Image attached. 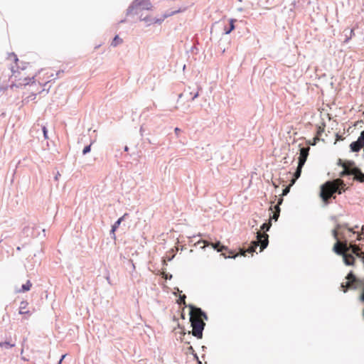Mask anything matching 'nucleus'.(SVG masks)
Returning a JSON list of instances; mask_svg holds the SVG:
<instances>
[{
	"instance_id": "nucleus-1",
	"label": "nucleus",
	"mask_w": 364,
	"mask_h": 364,
	"mask_svg": "<svg viewBox=\"0 0 364 364\" xmlns=\"http://www.w3.org/2000/svg\"><path fill=\"white\" fill-rule=\"evenodd\" d=\"M342 225H338L333 230V235L337 240L333 247V250L338 255H342L344 262L346 265H353L355 256L360 258H364V252H362L360 247L355 245H347L346 242H341L339 241L338 234Z\"/></svg>"
},
{
	"instance_id": "nucleus-2",
	"label": "nucleus",
	"mask_w": 364,
	"mask_h": 364,
	"mask_svg": "<svg viewBox=\"0 0 364 364\" xmlns=\"http://www.w3.org/2000/svg\"><path fill=\"white\" fill-rule=\"evenodd\" d=\"M35 73L33 66L26 63L24 66H18L16 70H13L11 79L15 86L21 87L28 85L34 78Z\"/></svg>"
},
{
	"instance_id": "nucleus-3",
	"label": "nucleus",
	"mask_w": 364,
	"mask_h": 364,
	"mask_svg": "<svg viewBox=\"0 0 364 364\" xmlns=\"http://www.w3.org/2000/svg\"><path fill=\"white\" fill-rule=\"evenodd\" d=\"M188 306L191 309L190 321L193 327L192 334L198 338H202L203 331L205 325L203 319H207V316L200 308L195 307L193 305Z\"/></svg>"
},
{
	"instance_id": "nucleus-4",
	"label": "nucleus",
	"mask_w": 364,
	"mask_h": 364,
	"mask_svg": "<svg viewBox=\"0 0 364 364\" xmlns=\"http://www.w3.org/2000/svg\"><path fill=\"white\" fill-rule=\"evenodd\" d=\"M338 164L341 166L343 170L340 173V177L345 176H353V178L360 182H364V173L360 170L355 166L353 161H343L341 159L338 160Z\"/></svg>"
},
{
	"instance_id": "nucleus-5",
	"label": "nucleus",
	"mask_w": 364,
	"mask_h": 364,
	"mask_svg": "<svg viewBox=\"0 0 364 364\" xmlns=\"http://www.w3.org/2000/svg\"><path fill=\"white\" fill-rule=\"evenodd\" d=\"M343 183V180L337 178L331 181H327L321 187L320 196L326 203H328V200L333 196V193H337L338 186Z\"/></svg>"
},
{
	"instance_id": "nucleus-6",
	"label": "nucleus",
	"mask_w": 364,
	"mask_h": 364,
	"mask_svg": "<svg viewBox=\"0 0 364 364\" xmlns=\"http://www.w3.org/2000/svg\"><path fill=\"white\" fill-rule=\"evenodd\" d=\"M268 245V235L266 233L257 232V241H253L251 245L245 250L240 249V255L245 256V253H252L257 246L260 245V252L267 247Z\"/></svg>"
},
{
	"instance_id": "nucleus-7",
	"label": "nucleus",
	"mask_w": 364,
	"mask_h": 364,
	"mask_svg": "<svg viewBox=\"0 0 364 364\" xmlns=\"http://www.w3.org/2000/svg\"><path fill=\"white\" fill-rule=\"evenodd\" d=\"M346 279L347 281L346 282H343L341 286L343 292H346L348 289H355L361 287L362 286V282L358 279L352 272H350L347 275Z\"/></svg>"
},
{
	"instance_id": "nucleus-8",
	"label": "nucleus",
	"mask_w": 364,
	"mask_h": 364,
	"mask_svg": "<svg viewBox=\"0 0 364 364\" xmlns=\"http://www.w3.org/2000/svg\"><path fill=\"white\" fill-rule=\"evenodd\" d=\"M200 242L204 244V246L203 247H205V246L211 245L218 252H223V250H228L227 247H225L224 245H221L220 242H218L216 243H210L209 242H208L206 240H201V241L198 242V243H200Z\"/></svg>"
},
{
	"instance_id": "nucleus-9",
	"label": "nucleus",
	"mask_w": 364,
	"mask_h": 364,
	"mask_svg": "<svg viewBox=\"0 0 364 364\" xmlns=\"http://www.w3.org/2000/svg\"><path fill=\"white\" fill-rule=\"evenodd\" d=\"M309 147H303L300 149V155L299 157V166H303L304 165L309 155Z\"/></svg>"
},
{
	"instance_id": "nucleus-10",
	"label": "nucleus",
	"mask_w": 364,
	"mask_h": 364,
	"mask_svg": "<svg viewBox=\"0 0 364 364\" xmlns=\"http://www.w3.org/2000/svg\"><path fill=\"white\" fill-rule=\"evenodd\" d=\"M18 313L21 315L30 316L31 313L28 308V303L26 301H22L20 304Z\"/></svg>"
},
{
	"instance_id": "nucleus-11",
	"label": "nucleus",
	"mask_w": 364,
	"mask_h": 364,
	"mask_svg": "<svg viewBox=\"0 0 364 364\" xmlns=\"http://www.w3.org/2000/svg\"><path fill=\"white\" fill-rule=\"evenodd\" d=\"M282 201H283V199L282 198L279 199L277 205H276L274 207V211L273 212L272 216L270 217V219H274V220H277V219L279 216V213H280L279 205L282 204Z\"/></svg>"
},
{
	"instance_id": "nucleus-12",
	"label": "nucleus",
	"mask_w": 364,
	"mask_h": 364,
	"mask_svg": "<svg viewBox=\"0 0 364 364\" xmlns=\"http://www.w3.org/2000/svg\"><path fill=\"white\" fill-rule=\"evenodd\" d=\"M44 72L45 70H42L38 73V82L42 85H46L50 81V76H48L46 78L44 77V75H48V73H44Z\"/></svg>"
},
{
	"instance_id": "nucleus-13",
	"label": "nucleus",
	"mask_w": 364,
	"mask_h": 364,
	"mask_svg": "<svg viewBox=\"0 0 364 364\" xmlns=\"http://www.w3.org/2000/svg\"><path fill=\"white\" fill-rule=\"evenodd\" d=\"M325 127H326V125L324 124H322L321 125H320L317 127L316 135L314 138V144H316V141H318L320 139L321 134H323V132H324Z\"/></svg>"
},
{
	"instance_id": "nucleus-14",
	"label": "nucleus",
	"mask_w": 364,
	"mask_h": 364,
	"mask_svg": "<svg viewBox=\"0 0 364 364\" xmlns=\"http://www.w3.org/2000/svg\"><path fill=\"white\" fill-rule=\"evenodd\" d=\"M350 149L352 151L357 152L360 151L364 146L361 144V142L358 139L356 141H354L350 145Z\"/></svg>"
},
{
	"instance_id": "nucleus-15",
	"label": "nucleus",
	"mask_w": 364,
	"mask_h": 364,
	"mask_svg": "<svg viewBox=\"0 0 364 364\" xmlns=\"http://www.w3.org/2000/svg\"><path fill=\"white\" fill-rule=\"evenodd\" d=\"M32 287V283L30 280H28L26 284H23L21 289L16 290L17 293L28 291Z\"/></svg>"
},
{
	"instance_id": "nucleus-16",
	"label": "nucleus",
	"mask_w": 364,
	"mask_h": 364,
	"mask_svg": "<svg viewBox=\"0 0 364 364\" xmlns=\"http://www.w3.org/2000/svg\"><path fill=\"white\" fill-rule=\"evenodd\" d=\"M302 167L303 166H299V164H298L297 169L294 173V178L291 180L290 186H292L295 183L296 180L300 176Z\"/></svg>"
},
{
	"instance_id": "nucleus-17",
	"label": "nucleus",
	"mask_w": 364,
	"mask_h": 364,
	"mask_svg": "<svg viewBox=\"0 0 364 364\" xmlns=\"http://www.w3.org/2000/svg\"><path fill=\"white\" fill-rule=\"evenodd\" d=\"M124 217L119 218L112 227V232L114 233L123 220Z\"/></svg>"
},
{
	"instance_id": "nucleus-18",
	"label": "nucleus",
	"mask_w": 364,
	"mask_h": 364,
	"mask_svg": "<svg viewBox=\"0 0 364 364\" xmlns=\"http://www.w3.org/2000/svg\"><path fill=\"white\" fill-rule=\"evenodd\" d=\"M122 43V38H120L118 36H116L114 38V39H113V41H112V42L111 45H112V46L115 47V46H118V45H119V44H121Z\"/></svg>"
},
{
	"instance_id": "nucleus-19",
	"label": "nucleus",
	"mask_w": 364,
	"mask_h": 364,
	"mask_svg": "<svg viewBox=\"0 0 364 364\" xmlns=\"http://www.w3.org/2000/svg\"><path fill=\"white\" fill-rule=\"evenodd\" d=\"M235 20L234 19H230V28L229 29H225V34H229L232 30H234L235 28V25H234V23H235Z\"/></svg>"
},
{
	"instance_id": "nucleus-20",
	"label": "nucleus",
	"mask_w": 364,
	"mask_h": 364,
	"mask_svg": "<svg viewBox=\"0 0 364 364\" xmlns=\"http://www.w3.org/2000/svg\"><path fill=\"white\" fill-rule=\"evenodd\" d=\"M346 183H344V181H343V183L341 184V185H338V191H337V193L338 194H341L342 193L345 192L346 190L347 189V188L346 187Z\"/></svg>"
},
{
	"instance_id": "nucleus-21",
	"label": "nucleus",
	"mask_w": 364,
	"mask_h": 364,
	"mask_svg": "<svg viewBox=\"0 0 364 364\" xmlns=\"http://www.w3.org/2000/svg\"><path fill=\"white\" fill-rule=\"evenodd\" d=\"M228 255H226V253H223L222 255L225 257V258H230V257H232V258H235V257H237L238 255V254H235L234 251H232V250H228Z\"/></svg>"
},
{
	"instance_id": "nucleus-22",
	"label": "nucleus",
	"mask_w": 364,
	"mask_h": 364,
	"mask_svg": "<svg viewBox=\"0 0 364 364\" xmlns=\"http://www.w3.org/2000/svg\"><path fill=\"white\" fill-rule=\"evenodd\" d=\"M14 346V344H11L9 342L0 343V347H5L6 348H12Z\"/></svg>"
},
{
	"instance_id": "nucleus-23",
	"label": "nucleus",
	"mask_w": 364,
	"mask_h": 364,
	"mask_svg": "<svg viewBox=\"0 0 364 364\" xmlns=\"http://www.w3.org/2000/svg\"><path fill=\"white\" fill-rule=\"evenodd\" d=\"M271 222L269 221L268 223H264L262 227H261V229L262 230H269V229L270 228V226H271Z\"/></svg>"
},
{
	"instance_id": "nucleus-24",
	"label": "nucleus",
	"mask_w": 364,
	"mask_h": 364,
	"mask_svg": "<svg viewBox=\"0 0 364 364\" xmlns=\"http://www.w3.org/2000/svg\"><path fill=\"white\" fill-rule=\"evenodd\" d=\"M185 299H186V296H185V295L181 296H180V298H179V299H178V303L179 304H186V301H185Z\"/></svg>"
},
{
	"instance_id": "nucleus-25",
	"label": "nucleus",
	"mask_w": 364,
	"mask_h": 364,
	"mask_svg": "<svg viewBox=\"0 0 364 364\" xmlns=\"http://www.w3.org/2000/svg\"><path fill=\"white\" fill-rule=\"evenodd\" d=\"M361 144L364 146V130L361 132L360 136L358 139Z\"/></svg>"
},
{
	"instance_id": "nucleus-26",
	"label": "nucleus",
	"mask_w": 364,
	"mask_h": 364,
	"mask_svg": "<svg viewBox=\"0 0 364 364\" xmlns=\"http://www.w3.org/2000/svg\"><path fill=\"white\" fill-rule=\"evenodd\" d=\"M90 146H91L90 145L86 146L83 149V150H82V154H87L88 152H90Z\"/></svg>"
},
{
	"instance_id": "nucleus-27",
	"label": "nucleus",
	"mask_w": 364,
	"mask_h": 364,
	"mask_svg": "<svg viewBox=\"0 0 364 364\" xmlns=\"http://www.w3.org/2000/svg\"><path fill=\"white\" fill-rule=\"evenodd\" d=\"M43 136H44V138L46 139H48V130L46 129V127H43Z\"/></svg>"
},
{
	"instance_id": "nucleus-28",
	"label": "nucleus",
	"mask_w": 364,
	"mask_h": 364,
	"mask_svg": "<svg viewBox=\"0 0 364 364\" xmlns=\"http://www.w3.org/2000/svg\"><path fill=\"white\" fill-rule=\"evenodd\" d=\"M290 185L287 187H286L283 191H282V196H286L289 192V190H290Z\"/></svg>"
},
{
	"instance_id": "nucleus-29",
	"label": "nucleus",
	"mask_w": 364,
	"mask_h": 364,
	"mask_svg": "<svg viewBox=\"0 0 364 364\" xmlns=\"http://www.w3.org/2000/svg\"><path fill=\"white\" fill-rule=\"evenodd\" d=\"M350 37L348 38L346 41H348L349 39H350L355 35V33H354V28H352L350 30Z\"/></svg>"
},
{
	"instance_id": "nucleus-30",
	"label": "nucleus",
	"mask_w": 364,
	"mask_h": 364,
	"mask_svg": "<svg viewBox=\"0 0 364 364\" xmlns=\"http://www.w3.org/2000/svg\"><path fill=\"white\" fill-rule=\"evenodd\" d=\"M174 132L176 134V135H178L179 133L181 132V129L179 128L176 127V128H175Z\"/></svg>"
},
{
	"instance_id": "nucleus-31",
	"label": "nucleus",
	"mask_w": 364,
	"mask_h": 364,
	"mask_svg": "<svg viewBox=\"0 0 364 364\" xmlns=\"http://www.w3.org/2000/svg\"><path fill=\"white\" fill-rule=\"evenodd\" d=\"M198 96V92H196L194 95L191 97V100H193Z\"/></svg>"
},
{
	"instance_id": "nucleus-32",
	"label": "nucleus",
	"mask_w": 364,
	"mask_h": 364,
	"mask_svg": "<svg viewBox=\"0 0 364 364\" xmlns=\"http://www.w3.org/2000/svg\"><path fill=\"white\" fill-rule=\"evenodd\" d=\"M361 300L364 301V286H363V292L361 294Z\"/></svg>"
},
{
	"instance_id": "nucleus-33",
	"label": "nucleus",
	"mask_w": 364,
	"mask_h": 364,
	"mask_svg": "<svg viewBox=\"0 0 364 364\" xmlns=\"http://www.w3.org/2000/svg\"><path fill=\"white\" fill-rule=\"evenodd\" d=\"M188 350L191 353H193L194 351L193 347L191 346H190L188 348Z\"/></svg>"
},
{
	"instance_id": "nucleus-34",
	"label": "nucleus",
	"mask_w": 364,
	"mask_h": 364,
	"mask_svg": "<svg viewBox=\"0 0 364 364\" xmlns=\"http://www.w3.org/2000/svg\"><path fill=\"white\" fill-rule=\"evenodd\" d=\"M66 356V355H63L60 359V360L59 361V364L61 363V362L63 361V359H65V357Z\"/></svg>"
},
{
	"instance_id": "nucleus-35",
	"label": "nucleus",
	"mask_w": 364,
	"mask_h": 364,
	"mask_svg": "<svg viewBox=\"0 0 364 364\" xmlns=\"http://www.w3.org/2000/svg\"><path fill=\"white\" fill-rule=\"evenodd\" d=\"M362 238H361V236H360V234H358V237H357V240H360Z\"/></svg>"
},
{
	"instance_id": "nucleus-36",
	"label": "nucleus",
	"mask_w": 364,
	"mask_h": 364,
	"mask_svg": "<svg viewBox=\"0 0 364 364\" xmlns=\"http://www.w3.org/2000/svg\"><path fill=\"white\" fill-rule=\"evenodd\" d=\"M348 232L355 233V232L353 231L352 228H348Z\"/></svg>"
},
{
	"instance_id": "nucleus-37",
	"label": "nucleus",
	"mask_w": 364,
	"mask_h": 364,
	"mask_svg": "<svg viewBox=\"0 0 364 364\" xmlns=\"http://www.w3.org/2000/svg\"><path fill=\"white\" fill-rule=\"evenodd\" d=\"M336 137H337L336 140H338L340 139L338 134H336Z\"/></svg>"
},
{
	"instance_id": "nucleus-38",
	"label": "nucleus",
	"mask_w": 364,
	"mask_h": 364,
	"mask_svg": "<svg viewBox=\"0 0 364 364\" xmlns=\"http://www.w3.org/2000/svg\"><path fill=\"white\" fill-rule=\"evenodd\" d=\"M14 57H15V60L18 61V58H16V55Z\"/></svg>"
},
{
	"instance_id": "nucleus-39",
	"label": "nucleus",
	"mask_w": 364,
	"mask_h": 364,
	"mask_svg": "<svg viewBox=\"0 0 364 364\" xmlns=\"http://www.w3.org/2000/svg\"><path fill=\"white\" fill-rule=\"evenodd\" d=\"M124 149H125V151H127L128 150L127 146H126Z\"/></svg>"
}]
</instances>
